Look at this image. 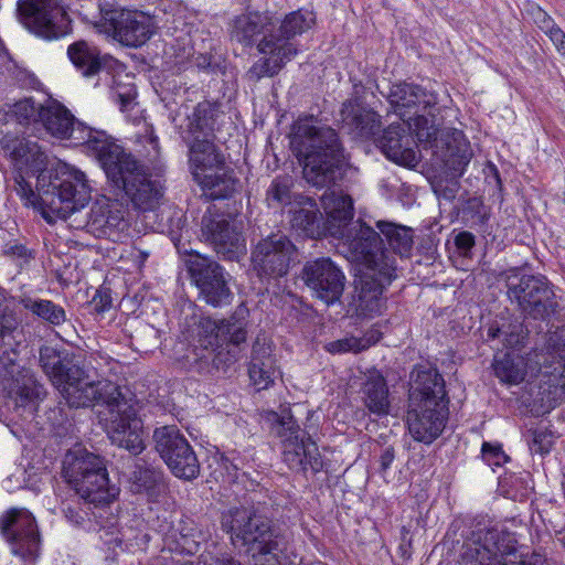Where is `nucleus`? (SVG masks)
<instances>
[{
  "label": "nucleus",
  "mask_w": 565,
  "mask_h": 565,
  "mask_svg": "<svg viewBox=\"0 0 565 565\" xmlns=\"http://www.w3.org/2000/svg\"><path fill=\"white\" fill-rule=\"evenodd\" d=\"M3 156L10 161L14 190L25 206L66 220L90 200V185L79 170H47V154L30 138L6 132L0 139Z\"/></svg>",
  "instance_id": "f257e3e1"
},
{
  "label": "nucleus",
  "mask_w": 565,
  "mask_h": 565,
  "mask_svg": "<svg viewBox=\"0 0 565 565\" xmlns=\"http://www.w3.org/2000/svg\"><path fill=\"white\" fill-rule=\"evenodd\" d=\"M56 390L71 408L105 406V427L111 445L135 455L146 449L143 422L117 384L94 381L81 366Z\"/></svg>",
  "instance_id": "f03ea898"
},
{
  "label": "nucleus",
  "mask_w": 565,
  "mask_h": 565,
  "mask_svg": "<svg viewBox=\"0 0 565 565\" xmlns=\"http://www.w3.org/2000/svg\"><path fill=\"white\" fill-rule=\"evenodd\" d=\"M338 238L344 256L363 266L354 279L355 313L363 318L382 315L387 303L384 292L397 276L395 257L385 248L380 231L360 220Z\"/></svg>",
  "instance_id": "7ed1b4c3"
},
{
  "label": "nucleus",
  "mask_w": 565,
  "mask_h": 565,
  "mask_svg": "<svg viewBox=\"0 0 565 565\" xmlns=\"http://www.w3.org/2000/svg\"><path fill=\"white\" fill-rule=\"evenodd\" d=\"M83 151L98 162L116 196L143 211L152 210L159 203L163 195L160 181L105 130L94 129Z\"/></svg>",
  "instance_id": "20e7f679"
},
{
  "label": "nucleus",
  "mask_w": 565,
  "mask_h": 565,
  "mask_svg": "<svg viewBox=\"0 0 565 565\" xmlns=\"http://www.w3.org/2000/svg\"><path fill=\"white\" fill-rule=\"evenodd\" d=\"M248 326L249 309L245 303L238 305L226 319L200 318L189 330V370L203 376L226 373L239 358Z\"/></svg>",
  "instance_id": "39448f33"
},
{
  "label": "nucleus",
  "mask_w": 565,
  "mask_h": 565,
  "mask_svg": "<svg viewBox=\"0 0 565 565\" xmlns=\"http://www.w3.org/2000/svg\"><path fill=\"white\" fill-rule=\"evenodd\" d=\"M290 149L302 167L306 181L318 189H330L345 175L349 160L335 129L299 118L291 127Z\"/></svg>",
  "instance_id": "423d86ee"
},
{
  "label": "nucleus",
  "mask_w": 565,
  "mask_h": 565,
  "mask_svg": "<svg viewBox=\"0 0 565 565\" xmlns=\"http://www.w3.org/2000/svg\"><path fill=\"white\" fill-rule=\"evenodd\" d=\"M449 396L443 374L430 364H415L409 373L405 423L412 438L431 445L449 419Z\"/></svg>",
  "instance_id": "0eeeda50"
},
{
  "label": "nucleus",
  "mask_w": 565,
  "mask_h": 565,
  "mask_svg": "<svg viewBox=\"0 0 565 565\" xmlns=\"http://www.w3.org/2000/svg\"><path fill=\"white\" fill-rule=\"evenodd\" d=\"M62 473L66 482L74 489L82 501L94 505L93 514L100 519L103 526H115L117 514L111 505L117 500L120 489L111 483L104 458L86 449L67 451Z\"/></svg>",
  "instance_id": "6e6552de"
},
{
  "label": "nucleus",
  "mask_w": 565,
  "mask_h": 565,
  "mask_svg": "<svg viewBox=\"0 0 565 565\" xmlns=\"http://www.w3.org/2000/svg\"><path fill=\"white\" fill-rule=\"evenodd\" d=\"M221 529L236 547H244L255 565H280L279 529L266 514L248 509L228 508L221 513Z\"/></svg>",
  "instance_id": "1a4fd4ad"
},
{
  "label": "nucleus",
  "mask_w": 565,
  "mask_h": 565,
  "mask_svg": "<svg viewBox=\"0 0 565 565\" xmlns=\"http://www.w3.org/2000/svg\"><path fill=\"white\" fill-rule=\"evenodd\" d=\"M386 97L394 113L408 129L416 131L424 149L447 131H440L435 124L439 110L438 96L435 92L415 83L399 82L391 85Z\"/></svg>",
  "instance_id": "9d476101"
},
{
  "label": "nucleus",
  "mask_w": 565,
  "mask_h": 565,
  "mask_svg": "<svg viewBox=\"0 0 565 565\" xmlns=\"http://www.w3.org/2000/svg\"><path fill=\"white\" fill-rule=\"evenodd\" d=\"M264 418L269 424L270 433L281 440L282 460L290 470L303 476L309 469L313 475L323 470L324 461L317 443L300 428L289 408L280 414L268 411Z\"/></svg>",
  "instance_id": "9b49d317"
},
{
  "label": "nucleus",
  "mask_w": 565,
  "mask_h": 565,
  "mask_svg": "<svg viewBox=\"0 0 565 565\" xmlns=\"http://www.w3.org/2000/svg\"><path fill=\"white\" fill-rule=\"evenodd\" d=\"M434 141L427 149L431 150L436 162L444 167L448 177L433 180L431 189L440 205L452 204L461 188L459 178L472 158L470 142L458 129H447Z\"/></svg>",
  "instance_id": "f8f14e48"
},
{
  "label": "nucleus",
  "mask_w": 565,
  "mask_h": 565,
  "mask_svg": "<svg viewBox=\"0 0 565 565\" xmlns=\"http://www.w3.org/2000/svg\"><path fill=\"white\" fill-rule=\"evenodd\" d=\"M0 537L21 565H35L41 556L42 534L34 514L12 507L0 513Z\"/></svg>",
  "instance_id": "ddd939ff"
},
{
  "label": "nucleus",
  "mask_w": 565,
  "mask_h": 565,
  "mask_svg": "<svg viewBox=\"0 0 565 565\" xmlns=\"http://www.w3.org/2000/svg\"><path fill=\"white\" fill-rule=\"evenodd\" d=\"M508 297L515 302L525 318L545 322L559 311L552 284L541 275H512L507 280Z\"/></svg>",
  "instance_id": "4468645a"
},
{
  "label": "nucleus",
  "mask_w": 565,
  "mask_h": 565,
  "mask_svg": "<svg viewBox=\"0 0 565 565\" xmlns=\"http://www.w3.org/2000/svg\"><path fill=\"white\" fill-rule=\"evenodd\" d=\"M518 540L513 532L501 525H487L472 531L469 542L462 545V565H508L515 556Z\"/></svg>",
  "instance_id": "2eb2a0df"
},
{
  "label": "nucleus",
  "mask_w": 565,
  "mask_h": 565,
  "mask_svg": "<svg viewBox=\"0 0 565 565\" xmlns=\"http://www.w3.org/2000/svg\"><path fill=\"white\" fill-rule=\"evenodd\" d=\"M185 266L191 284L198 290L199 300L214 308H222L232 302V276L213 257L196 252L190 254Z\"/></svg>",
  "instance_id": "dca6fc26"
},
{
  "label": "nucleus",
  "mask_w": 565,
  "mask_h": 565,
  "mask_svg": "<svg viewBox=\"0 0 565 565\" xmlns=\"http://www.w3.org/2000/svg\"><path fill=\"white\" fill-rule=\"evenodd\" d=\"M19 22L33 35L58 40L72 31V20L61 0H18Z\"/></svg>",
  "instance_id": "f3484780"
},
{
  "label": "nucleus",
  "mask_w": 565,
  "mask_h": 565,
  "mask_svg": "<svg viewBox=\"0 0 565 565\" xmlns=\"http://www.w3.org/2000/svg\"><path fill=\"white\" fill-rule=\"evenodd\" d=\"M298 248L290 237L278 231L260 238L252 248V268L260 280L285 277L297 260Z\"/></svg>",
  "instance_id": "a211bd4d"
},
{
  "label": "nucleus",
  "mask_w": 565,
  "mask_h": 565,
  "mask_svg": "<svg viewBox=\"0 0 565 565\" xmlns=\"http://www.w3.org/2000/svg\"><path fill=\"white\" fill-rule=\"evenodd\" d=\"M154 450L171 473L183 480L200 475V462L193 447L175 425L157 427L152 434Z\"/></svg>",
  "instance_id": "6ab92c4d"
},
{
  "label": "nucleus",
  "mask_w": 565,
  "mask_h": 565,
  "mask_svg": "<svg viewBox=\"0 0 565 565\" xmlns=\"http://www.w3.org/2000/svg\"><path fill=\"white\" fill-rule=\"evenodd\" d=\"M299 278L309 288L312 297L328 306L340 300L345 286L343 271L329 257L307 260L301 268Z\"/></svg>",
  "instance_id": "aec40b11"
},
{
  "label": "nucleus",
  "mask_w": 565,
  "mask_h": 565,
  "mask_svg": "<svg viewBox=\"0 0 565 565\" xmlns=\"http://www.w3.org/2000/svg\"><path fill=\"white\" fill-rule=\"evenodd\" d=\"M128 452L127 463H122L121 467L117 465V469L126 480L129 491L134 494L145 495L149 501H158L168 489L162 467L146 457H139L143 450L136 455Z\"/></svg>",
  "instance_id": "412c9836"
},
{
  "label": "nucleus",
  "mask_w": 565,
  "mask_h": 565,
  "mask_svg": "<svg viewBox=\"0 0 565 565\" xmlns=\"http://www.w3.org/2000/svg\"><path fill=\"white\" fill-rule=\"evenodd\" d=\"M105 31L122 45L139 47L153 35V19L140 11L109 9L102 11Z\"/></svg>",
  "instance_id": "4be33fe9"
},
{
  "label": "nucleus",
  "mask_w": 565,
  "mask_h": 565,
  "mask_svg": "<svg viewBox=\"0 0 565 565\" xmlns=\"http://www.w3.org/2000/svg\"><path fill=\"white\" fill-rule=\"evenodd\" d=\"M201 232L216 254L237 260L245 250V238L233 221L216 210L207 209L201 220Z\"/></svg>",
  "instance_id": "5701e85b"
},
{
  "label": "nucleus",
  "mask_w": 565,
  "mask_h": 565,
  "mask_svg": "<svg viewBox=\"0 0 565 565\" xmlns=\"http://www.w3.org/2000/svg\"><path fill=\"white\" fill-rule=\"evenodd\" d=\"M119 196L113 200L107 196L97 199L88 214L85 228L97 238H107L113 242L121 241L128 236L129 221L127 207Z\"/></svg>",
  "instance_id": "b1692460"
},
{
  "label": "nucleus",
  "mask_w": 565,
  "mask_h": 565,
  "mask_svg": "<svg viewBox=\"0 0 565 565\" xmlns=\"http://www.w3.org/2000/svg\"><path fill=\"white\" fill-rule=\"evenodd\" d=\"M94 129L77 120L70 109L56 100L43 106L39 120V132L44 130L56 139H67L82 147Z\"/></svg>",
  "instance_id": "393cba45"
},
{
  "label": "nucleus",
  "mask_w": 565,
  "mask_h": 565,
  "mask_svg": "<svg viewBox=\"0 0 565 565\" xmlns=\"http://www.w3.org/2000/svg\"><path fill=\"white\" fill-rule=\"evenodd\" d=\"M525 316L500 315L487 328V342L499 341L507 349L521 350L526 347L532 332H543L541 323L532 326Z\"/></svg>",
  "instance_id": "a878e982"
},
{
  "label": "nucleus",
  "mask_w": 565,
  "mask_h": 565,
  "mask_svg": "<svg viewBox=\"0 0 565 565\" xmlns=\"http://www.w3.org/2000/svg\"><path fill=\"white\" fill-rule=\"evenodd\" d=\"M18 321L9 308L2 290H0V379H14L19 373V341L17 340Z\"/></svg>",
  "instance_id": "bb28decb"
},
{
  "label": "nucleus",
  "mask_w": 565,
  "mask_h": 565,
  "mask_svg": "<svg viewBox=\"0 0 565 565\" xmlns=\"http://www.w3.org/2000/svg\"><path fill=\"white\" fill-rule=\"evenodd\" d=\"M341 117L343 127L361 139L375 138L382 127L381 115L360 96H354L342 104Z\"/></svg>",
  "instance_id": "cd10ccee"
},
{
  "label": "nucleus",
  "mask_w": 565,
  "mask_h": 565,
  "mask_svg": "<svg viewBox=\"0 0 565 565\" xmlns=\"http://www.w3.org/2000/svg\"><path fill=\"white\" fill-rule=\"evenodd\" d=\"M222 111L218 104L210 100H203L196 104L191 114L178 127L181 140L188 139H216L217 120Z\"/></svg>",
  "instance_id": "c85d7f7f"
},
{
  "label": "nucleus",
  "mask_w": 565,
  "mask_h": 565,
  "mask_svg": "<svg viewBox=\"0 0 565 565\" xmlns=\"http://www.w3.org/2000/svg\"><path fill=\"white\" fill-rule=\"evenodd\" d=\"M39 363L45 375L57 388L81 365L74 352L57 345H41L39 350Z\"/></svg>",
  "instance_id": "c756f323"
},
{
  "label": "nucleus",
  "mask_w": 565,
  "mask_h": 565,
  "mask_svg": "<svg viewBox=\"0 0 565 565\" xmlns=\"http://www.w3.org/2000/svg\"><path fill=\"white\" fill-rule=\"evenodd\" d=\"M188 148V164L192 179L196 173H207L215 169H222L226 159L215 139H188L182 140Z\"/></svg>",
  "instance_id": "7c9ffc66"
},
{
  "label": "nucleus",
  "mask_w": 565,
  "mask_h": 565,
  "mask_svg": "<svg viewBox=\"0 0 565 565\" xmlns=\"http://www.w3.org/2000/svg\"><path fill=\"white\" fill-rule=\"evenodd\" d=\"M280 40H270L263 38L258 43L259 52L269 56L256 62L248 71L250 77L262 78L264 76L273 77L291 61L298 53L295 44H281Z\"/></svg>",
  "instance_id": "2f4dec72"
},
{
  "label": "nucleus",
  "mask_w": 565,
  "mask_h": 565,
  "mask_svg": "<svg viewBox=\"0 0 565 565\" xmlns=\"http://www.w3.org/2000/svg\"><path fill=\"white\" fill-rule=\"evenodd\" d=\"M276 362L271 345L266 343L264 337L257 335L252 347L248 376L258 390H266L274 384L279 373Z\"/></svg>",
  "instance_id": "473e14b6"
},
{
  "label": "nucleus",
  "mask_w": 565,
  "mask_h": 565,
  "mask_svg": "<svg viewBox=\"0 0 565 565\" xmlns=\"http://www.w3.org/2000/svg\"><path fill=\"white\" fill-rule=\"evenodd\" d=\"M67 56L75 68L84 77H94L104 70H110L115 58L108 54H102L93 43L78 40L67 47Z\"/></svg>",
  "instance_id": "72a5a7b5"
},
{
  "label": "nucleus",
  "mask_w": 565,
  "mask_h": 565,
  "mask_svg": "<svg viewBox=\"0 0 565 565\" xmlns=\"http://www.w3.org/2000/svg\"><path fill=\"white\" fill-rule=\"evenodd\" d=\"M409 130L404 122L391 124L374 139L375 146L391 161L398 164L409 163L415 159V152L411 149Z\"/></svg>",
  "instance_id": "f704fd0d"
},
{
  "label": "nucleus",
  "mask_w": 565,
  "mask_h": 565,
  "mask_svg": "<svg viewBox=\"0 0 565 565\" xmlns=\"http://www.w3.org/2000/svg\"><path fill=\"white\" fill-rule=\"evenodd\" d=\"M193 181L201 190V196L206 201L228 200L234 196L239 185V179L232 168L224 166L207 173H196Z\"/></svg>",
  "instance_id": "c9c22d12"
},
{
  "label": "nucleus",
  "mask_w": 565,
  "mask_h": 565,
  "mask_svg": "<svg viewBox=\"0 0 565 565\" xmlns=\"http://www.w3.org/2000/svg\"><path fill=\"white\" fill-rule=\"evenodd\" d=\"M324 210L328 215L326 221L327 233L338 238L354 224V204L350 195L332 192L324 201Z\"/></svg>",
  "instance_id": "e433bc0d"
},
{
  "label": "nucleus",
  "mask_w": 565,
  "mask_h": 565,
  "mask_svg": "<svg viewBox=\"0 0 565 565\" xmlns=\"http://www.w3.org/2000/svg\"><path fill=\"white\" fill-rule=\"evenodd\" d=\"M361 392L363 403L371 414L379 417L388 415L391 408L388 386L380 371L374 370L369 374Z\"/></svg>",
  "instance_id": "4c0bfd02"
},
{
  "label": "nucleus",
  "mask_w": 565,
  "mask_h": 565,
  "mask_svg": "<svg viewBox=\"0 0 565 565\" xmlns=\"http://www.w3.org/2000/svg\"><path fill=\"white\" fill-rule=\"evenodd\" d=\"M316 24V14L308 9H298L286 14L279 28L267 36L270 40H280L281 44H292L290 42L297 35L310 30Z\"/></svg>",
  "instance_id": "58836bf2"
},
{
  "label": "nucleus",
  "mask_w": 565,
  "mask_h": 565,
  "mask_svg": "<svg viewBox=\"0 0 565 565\" xmlns=\"http://www.w3.org/2000/svg\"><path fill=\"white\" fill-rule=\"evenodd\" d=\"M460 205L452 206V213L461 223L470 228L486 232L490 220V207L483 203L481 196L459 198Z\"/></svg>",
  "instance_id": "ea45409f"
},
{
  "label": "nucleus",
  "mask_w": 565,
  "mask_h": 565,
  "mask_svg": "<svg viewBox=\"0 0 565 565\" xmlns=\"http://www.w3.org/2000/svg\"><path fill=\"white\" fill-rule=\"evenodd\" d=\"M270 33H274V26L267 14L249 12L234 20V35L238 42L245 45L252 44L254 38L259 34H264L265 38Z\"/></svg>",
  "instance_id": "a19ab883"
},
{
  "label": "nucleus",
  "mask_w": 565,
  "mask_h": 565,
  "mask_svg": "<svg viewBox=\"0 0 565 565\" xmlns=\"http://www.w3.org/2000/svg\"><path fill=\"white\" fill-rule=\"evenodd\" d=\"M290 224L295 231L309 238H319L327 233L322 213L312 202L294 210Z\"/></svg>",
  "instance_id": "79ce46f5"
},
{
  "label": "nucleus",
  "mask_w": 565,
  "mask_h": 565,
  "mask_svg": "<svg viewBox=\"0 0 565 565\" xmlns=\"http://www.w3.org/2000/svg\"><path fill=\"white\" fill-rule=\"evenodd\" d=\"M19 303L33 317L46 324L58 327L67 320L65 309L50 299L23 295L19 299Z\"/></svg>",
  "instance_id": "37998d69"
},
{
  "label": "nucleus",
  "mask_w": 565,
  "mask_h": 565,
  "mask_svg": "<svg viewBox=\"0 0 565 565\" xmlns=\"http://www.w3.org/2000/svg\"><path fill=\"white\" fill-rule=\"evenodd\" d=\"M375 226L380 231L381 236L385 237L394 254L401 257H408L411 255L414 244L413 228L390 221H377Z\"/></svg>",
  "instance_id": "c03bdc74"
},
{
  "label": "nucleus",
  "mask_w": 565,
  "mask_h": 565,
  "mask_svg": "<svg viewBox=\"0 0 565 565\" xmlns=\"http://www.w3.org/2000/svg\"><path fill=\"white\" fill-rule=\"evenodd\" d=\"M44 105L36 104L33 98H22L7 105L6 120L30 129L32 134L39 132V120Z\"/></svg>",
  "instance_id": "a18cd8bd"
},
{
  "label": "nucleus",
  "mask_w": 565,
  "mask_h": 565,
  "mask_svg": "<svg viewBox=\"0 0 565 565\" xmlns=\"http://www.w3.org/2000/svg\"><path fill=\"white\" fill-rule=\"evenodd\" d=\"M172 539L175 550L188 555L196 554L204 540L196 522L190 518H183L178 522L177 526L172 529Z\"/></svg>",
  "instance_id": "49530a36"
},
{
  "label": "nucleus",
  "mask_w": 565,
  "mask_h": 565,
  "mask_svg": "<svg viewBox=\"0 0 565 565\" xmlns=\"http://www.w3.org/2000/svg\"><path fill=\"white\" fill-rule=\"evenodd\" d=\"M162 232L167 233L179 254L190 257V254L195 253L190 249V234L186 227V218L182 213L173 212L169 215Z\"/></svg>",
  "instance_id": "de8ad7c7"
},
{
  "label": "nucleus",
  "mask_w": 565,
  "mask_h": 565,
  "mask_svg": "<svg viewBox=\"0 0 565 565\" xmlns=\"http://www.w3.org/2000/svg\"><path fill=\"white\" fill-rule=\"evenodd\" d=\"M1 256L14 265L19 273L29 269L35 260L36 250L19 239H9L1 246Z\"/></svg>",
  "instance_id": "09e8293b"
},
{
  "label": "nucleus",
  "mask_w": 565,
  "mask_h": 565,
  "mask_svg": "<svg viewBox=\"0 0 565 565\" xmlns=\"http://www.w3.org/2000/svg\"><path fill=\"white\" fill-rule=\"evenodd\" d=\"M494 375L503 383L519 384L524 380V372L510 353H504L502 358H494L493 361Z\"/></svg>",
  "instance_id": "8fccbe9b"
},
{
  "label": "nucleus",
  "mask_w": 565,
  "mask_h": 565,
  "mask_svg": "<svg viewBox=\"0 0 565 565\" xmlns=\"http://www.w3.org/2000/svg\"><path fill=\"white\" fill-rule=\"evenodd\" d=\"M291 186L292 181L290 177H276L266 191L268 206L276 209L290 204Z\"/></svg>",
  "instance_id": "3c124183"
},
{
  "label": "nucleus",
  "mask_w": 565,
  "mask_h": 565,
  "mask_svg": "<svg viewBox=\"0 0 565 565\" xmlns=\"http://www.w3.org/2000/svg\"><path fill=\"white\" fill-rule=\"evenodd\" d=\"M14 387L17 394V402L25 406L33 404L44 395V387L32 375H23L21 380H14Z\"/></svg>",
  "instance_id": "603ef678"
},
{
  "label": "nucleus",
  "mask_w": 565,
  "mask_h": 565,
  "mask_svg": "<svg viewBox=\"0 0 565 565\" xmlns=\"http://www.w3.org/2000/svg\"><path fill=\"white\" fill-rule=\"evenodd\" d=\"M270 494L268 489L259 483H252V488L247 489L243 502L239 505H233L232 508H242L255 513L265 514L267 507L270 504Z\"/></svg>",
  "instance_id": "864d4df0"
},
{
  "label": "nucleus",
  "mask_w": 565,
  "mask_h": 565,
  "mask_svg": "<svg viewBox=\"0 0 565 565\" xmlns=\"http://www.w3.org/2000/svg\"><path fill=\"white\" fill-rule=\"evenodd\" d=\"M527 445L532 454L547 455L553 446V435L546 429L529 430Z\"/></svg>",
  "instance_id": "5fc2aeb1"
},
{
  "label": "nucleus",
  "mask_w": 565,
  "mask_h": 565,
  "mask_svg": "<svg viewBox=\"0 0 565 565\" xmlns=\"http://www.w3.org/2000/svg\"><path fill=\"white\" fill-rule=\"evenodd\" d=\"M83 507L77 505H67L63 509V513L65 518L74 523L75 525H84L85 521H90L92 519L95 521L97 525H99L103 529H111L113 526H103L97 518L93 514L94 505L92 504L90 508H88V504H86L84 501L81 503Z\"/></svg>",
  "instance_id": "6e6d98bb"
},
{
  "label": "nucleus",
  "mask_w": 565,
  "mask_h": 565,
  "mask_svg": "<svg viewBox=\"0 0 565 565\" xmlns=\"http://www.w3.org/2000/svg\"><path fill=\"white\" fill-rule=\"evenodd\" d=\"M483 460L492 467H502L510 461V457L504 452L502 445L499 443L483 441L481 447Z\"/></svg>",
  "instance_id": "4d7b16f0"
},
{
  "label": "nucleus",
  "mask_w": 565,
  "mask_h": 565,
  "mask_svg": "<svg viewBox=\"0 0 565 565\" xmlns=\"http://www.w3.org/2000/svg\"><path fill=\"white\" fill-rule=\"evenodd\" d=\"M195 64L199 70L209 74H225L226 64L222 56L212 54H200L195 57Z\"/></svg>",
  "instance_id": "13d9d810"
},
{
  "label": "nucleus",
  "mask_w": 565,
  "mask_h": 565,
  "mask_svg": "<svg viewBox=\"0 0 565 565\" xmlns=\"http://www.w3.org/2000/svg\"><path fill=\"white\" fill-rule=\"evenodd\" d=\"M454 244L459 256L471 258L472 249L476 246V236L469 231H452Z\"/></svg>",
  "instance_id": "bf43d9fd"
},
{
  "label": "nucleus",
  "mask_w": 565,
  "mask_h": 565,
  "mask_svg": "<svg viewBox=\"0 0 565 565\" xmlns=\"http://www.w3.org/2000/svg\"><path fill=\"white\" fill-rule=\"evenodd\" d=\"M362 340L351 337L344 338L335 341H331L324 345L326 351L330 353H345V352H360L364 350L366 347L361 344Z\"/></svg>",
  "instance_id": "052dcab7"
},
{
  "label": "nucleus",
  "mask_w": 565,
  "mask_h": 565,
  "mask_svg": "<svg viewBox=\"0 0 565 565\" xmlns=\"http://www.w3.org/2000/svg\"><path fill=\"white\" fill-rule=\"evenodd\" d=\"M243 459L235 450L227 454H222L220 458L221 467L233 480L238 478V471L243 469Z\"/></svg>",
  "instance_id": "680f3d73"
},
{
  "label": "nucleus",
  "mask_w": 565,
  "mask_h": 565,
  "mask_svg": "<svg viewBox=\"0 0 565 565\" xmlns=\"http://www.w3.org/2000/svg\"><path fill=\"white\" fill-rule=\"evenodd\" d=\"M116 95L122 111L134 108L137 90L134 85H117Z\"/></svg>",
  "instance_id": "e2e57ef3"
},
{
  "label": "nucleus",
  "mask_w": 565,
  "mask_h": 565,
  "mask_svg": "<svg viewBox=\"0 0 565 565\" xmlns=\"http://www.w3.org/2000/svg\"><path fill=\"white\" fill-rule=\"evenodd\" d=\"M92 305L98 313L109 310L113 306L110 289L104 286L99 287L92 299Z\"/></svg>",
  "instance_id": "0e129e2a"
},
{
  "label": "nucleus",
  "mask_w": 565,
  "mask_h": 565,
  "mask_svg": "<svg viewBox=\"0 0 565 565\" xmlns=\"http://www.w3.org/2000/svg\"><path fill=\"white\" fill-rule=\"evenodd\" d=\"M518 551L515 552V556H511L508 558V565H547L546 557L537 552H533L530 555H516Z\"/></svg>",
  "instance_id": "69168bd1"
},
{
  "label": "nucleus",
  "mask_w": 565,
  "mask_h": 565,
  "mask_svg": "<svg viewBox=\"0 0 565 565\" xmlns=\"http://www.w3.org/2000/svg\"><path fill=\"white\" fill-rule=\"evenodd\" d=\"M532 17H533V21L534 23L537 25V28L544 32L545 34L551 31L555 25L556 23L554 22V20L552 19V17H550L542 8L540 7H536L535 9H533L532 11Z\"/></svg>",
  "instance_id": "338daca9"
},
{
  "label": "nucleus",
  "mask_w": 565,
  "mask_h": 565,
  "mask_svg": "<svg viewBox=\"0 0 565 565\" xmlns=\"http://www.w3.org/2000/svg\"><path fill=\"white\" fill-rule=\"evenodd\" d=\"M206 565H246L239 557H236L230 552H217L211 555Z\"/></svg>",
  "instance_id": "774afa93"
}]
</instances>
